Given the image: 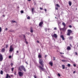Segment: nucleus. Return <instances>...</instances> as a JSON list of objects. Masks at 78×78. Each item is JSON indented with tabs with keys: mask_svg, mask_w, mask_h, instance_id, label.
<instances>
[{
	"mask_svg": "<svg viewBox=\"0 0 78 78\" xmlns=\"http://www.w3.org/2000/svg\"><path fill=\"white\" fill-rule=\"evenodd\" d=\"M66 68H67V67H66Z\"/></svg>",
	"mask_w": 78,
	"mask_h": 78,
	"instance_id": "774afa93",
	"label": "nucleus"
},
{
	"mask_svg": "<svg viewBox=\"0 0 78 78\" xmlns=\"http://www.w3.org/2000/svg\"><path fill=\"white\" fill-rule=\"evenodd\" d=\"M3 71L2 70H1V72H0V74L1 75H3Z\"/></svg>",
	"mask_w": 78,
	"mask_h": 78,
	"instance_id": "412c9836",
	"label": "nucleus"
},
{
	"mask_svg": "<svg viewBox=\"0 0 78 78\" xmlns=\"http://www.w3.org/2000/svg\"><path fill=\"white\" fill-rule=\"evenodd\" d=\"M16 53H19V51H16Z\"/></svg>",
	"mask_w": 78,
	"mask_h": 78,
	"instance_id": "603ef678",
	"label": "nucleus"
},
{
	"mask_svg": "<svg viewBox=\"0 0 78 78\" xmlns=\"http://www.w3.org/2000/svg\"><path fill=\"white\" fill-rule=\"evenodd\" d=\"M34 78H37L36 76L35 75H34Z\"/></svg>",
	"mask_w": 78,
	"mask_h": 78,
	"instance_id": "ea45409f",
	"label": "nucleus"
},
{
	"mask_svg": "<svg viewBox=\"0 0 78 78\" xmlns=\"http://www.w3.org/2000/svg\"><path fill=\"white\" fill-rule=\"evenodd\" d=\"M9 78V74H7L6 75V76L5 77V78Z\"/></svg>",
	"mask_w": 78,
	"mask_h": 78,
	"instance_id": "6ab92c4d",
	"label": "nucleus"
},
{
	"mask_svg": "<svg viewBox=\"0 0 78 78\" xmlns=\"http://www.w3.org/2000/svg\"><path fill=\"white\" fill-rule=\"evenodd\" d=\"M73 66L74 67H76V65H75V64H74Z\"/></svg>",
	"mask_w": 78,
	"mask_h": 78,
	"instance_id": "a19ab883",
	"label": "nucleus"
},
{
	"mask_svg": "<svg viewBox=\"0 0 78 78\" xmlns=\"http://www.w3.org/2000/svg\"><path fill=\"white\" fill-rule=\"evenodd\" d=\"M49 64L51 66H53V63H52V62H50Z\"/></svg>",
	"mask_w": 78,
	"mask_h": 78,
	"instance_id": "f3484780",
	"label": "nucleus"
},
{
	"mask_svg": "<svg viewBox=\"0 0 78 78\" xmlns=\"http://www.w3.org/2000/svg\"><path fill=\"white\" fill-rule=\"evenodd\" d=\"M60 37L61 38H62V40L63 41H64V40H65V38H64V36L63 35H61L60 36Z\"/></svg>",
	"mask_w": 78,
	"mask_h": 78,
	"instance_id": "6e6552de",
	"label": "nucleus"
},
{
	"mask_svg": "<svg viewBox=\"0 0 78 78\" xmlns=\"http://www.w3.org/2000/svg\"><path fill=\"white\" fill-rule=\"evenodd\" d=\"M44 30H45V31H46V32L47 31V28H45L44 29Z\"/></svg>",
	"mask_w": 78,
	"mask_h": 78,
	"instance_id": "b1692460",
	"label": "nucleus"
},
{
	"mask_svg": "<svg viewBox=\"0 0 78 78\" xmlns=\"http://www.w3.org/2000/svg\"><path fill=\"white\" fill-rule=\"evenodd\" d=\"M28 1H29V2H30L31 0H27Z\"/></svg>",
	"mask_w": 78,
	"mask_h": 78,
	"instance_id": "6e6d98bb",
	"label": "nucleus"
},
{
	"mask_svg": "<svg viewBox=\"0 0 78 78\" xmlns=\"http://www.w3.org/2000/svg\"><path fill=\"white\" fill-rule=\"evenodd\" d=\"M62 14H64V12H62Z\"/></svg>",
	"mask_w": 78,
	"mask_h": 78,
	"instance_id": "3c124183",
	"label": "nucleus"
},
{
	"mask_svg": "<svg viewBox=\"0 0 78 78\" xmlns=\"http://www.w3.org/2000/svg\"><path fill=\"white\" fill-rule=\"evenodd\" d=\"M2 52H5V49L4 48H2L1 50Z\"/></svg>",
	"mask_w": 78,
	"mask_h": 78,
	"instance_id": "f8f14e48",
	"label": "nucleus"
},
{
	"mask_svg": "<svg viewBox=\"0 0 78 78\" xmlns=\"http://www.w3.org/2000/svg\"><path fill=\"white\" fill-rule=\"evenodd\" d=\"M5 30H6V31L8 30V28H5Z\"/></svg>",
	"mask_w": 78,
	"mask_h": 78,
	"instance_id": "09e8293b",
	"label": "nucleus"
},
{
	"mask_svg": "<svg viewBox=\"0 0 78 78\" xmlns=\"http://www.w3.org/2000/svg\"><path fill=\"white\" fill-rule=\"evenodd\" d=\"M42 24H43V22H40L39 24V27H41L42 25Z\"/></svg>",
	"mask_w": 78,
	"mask_h": 78,
	"instance_id": "1a4fd4ad",
	"label": "nucleus"
},
{
	"mask_svg": "<svg viewBox=\"0 0 78 78\" xmlns=\"http://www.w3.org/2000/svg\"><path fill=\"white\" fill-rule=\"evenodd\" d=\"M54 30H57V29L56 28V27H55L54 28Z\"/></svg>",
	"mask_w": 78,
	"mask_h": 78,
	"instance_id": "f704fd0d",
	"label": "nucleus"
},
{
	"mask_svg": "<svg viewBox=\"0 0 78 78\" xmlns=\"http://www.w3.org/2000/svg\"><path fill=\"white\" fill-rule=\"evenodd\" d=\"M73 39V37H69V39L70 40H72V39Z\"/></svg>",
	"mask_w": 78,
	"mask_h": 78,
	"instance_id": "a211bd4d",
	"label": "nucleus"
},
{
	"mask_svg": "<svg viewBox=\"0 0 78 78\" xmlns=\"http://www.w3.org/2000/svg\"><path fill=\"white\" fill-rule=\"evenodd\" d=\"M69 5L70 6L72 5V2L70 1L69 2Z\"/></svg>",
	"mask_w": 78,
	"mask_h": 78,
	"instance_id": "dca6fc26",
	"label": "nucleus"
},
{
	"mask_svg": "<svg viewBox=\"0 0 78 78\" xmlns=\"http://www.w3.org/2000/svg\"><path fill=\"white\" fill-rule=\"evenodd\" d=\"M62 62H67V61L65 60H62Z\"/></svg>",
	"mask_w": 78,
	"mask_h": 78,
	"instance_id": "4be33fe9",
	"label": "nucleus"
},
{
	"mask_svg": "<svg viewBox=\"0 0 78 78\" xmlns=\"http://www.w3.org/2000/svg\"><path fill=\"white\" fill-rule=\"evenodd\" d=\"M13 50H14V49H13V48L12 47V45L10 46L9 51H10V52L12 51Z\"/></svg>",
	"mask_w": 78,
	"mask_h": 78,
	"instance_id": "0eeeda50",
	"label": "nucleus"
},
{
	"mask_svg": "<svg viewBox=\"0 0 78 78\" xmlns=\"http://www.w3.org/2000/svg\"><path fill=\"white\" fill-rule=\"evenodd\" d=\"M21 69L23 70L24 72H26L27 71V70L26 69H25V67L23 65H22L20 67H19L18 69L19 70H20V71H22Z\"/></svg>",
	"mask_w": 78,
	"mask_h": 78,
	"instance_id": "7ed1b4c3",
	"label": "nucleus"
},
{
	"mask_svg": "<svg viewBox=\"0 0 78 78\" xmlns=\"http://www.w3.org/2000/svg\"><path fill=\"white\" fill-rule=\"evenodd\" d=\"M71 33H72V31L70 30H67V36H70V34Z\"/></svg>",
	"mask_w": 78,
	"mask_h": 78,
	"instance_id": "20e7f679",
	"label": "nucleus"
},
{
	"mask_svg": "<svg viewBox=\"0 0 78 78\" xmlns=\"http://www.w3.org/2000/svg\"><path fill=\"white\" fill-rule=\"evenodd\" d=\"M60 53L61 55H62V52H60Z\"/></svg>",
	"mask_w": 78,
	"mask_h": 78,
	"instance_id": "052dcab7",
	"label": "nucleus"
},
{
	"mask_svg": "<svg viewBox=\"0 0 78 78\" xmlns=\"http://www.w3.org/2000/svg\"><path fill=\"white\" fill-rule=\"evenodd\" d=\"M75 53V55H77V52H76Z\"/></svg>",
	"mask_w": 78,
	"mask_h": 78,
	"instance_id": "49530a36",
	"label": "nucleus"
},
{
	"mask_svg": "<svg viewBox=\"0 0 78 78\" xmlns=\"http://www.w3.org/2000/svg\"><path fill=\"white\" fill-rule=\"evenodd\" d=\"M47 55H45V58H46V57H47Z\"/></svg>",
	"mask_w": 78,
	"mask_h": 78,
	"instance_id": "8fccbe9b",
	"label": "nucleus"
},
{
	"mask_svg": "<svg viewBox=\"0 0 78 78\" xmlns=\"http://www.w3.org/2000/svg\"><path fill=\"white\" fill-rule=\"evenodd\" d=\"M9 32H12V31L11 30H9Z\"/></svg>",
	"mask_w": 78,
	"mask_h": 78,
	"instance_id": "4d7b16f0",
	"label": "nucleus"
},
{
	"mask_svg": "<svg viewBox=\"0 0 78 78\" xmlns=\"http://www.w3.org/2000/svg\"><path fill=\"white\" fill-rule=\"evenodd\" d=\"M62 25L63 26H64L63 28H59V30L61 31H62L63 33H65L66 31V30H67V28H66V24L64 22H63L62 23Z\"/></svg>",
	"mask_w": 78,
	"mask_h": 78,
	"instance_id": "f03ea898",
	"label": "nucleus"
},
{
	"mask_svg": "<svg viewBox=\"0 0 78 78\" xmlns=\"http://www.w3.org/2000/svg\"><path fill=\"white\" fill-rule=\"evenodd\" d=\"M58 76H61V75H60V74H59V73H58Z\"/></svg>",
	"mask_w": 78,
	"mask_h": 78,
	"instance_id": "72a5a7b5",
	"label": "nucleus"
},
{
	"mask_svg": "<svg viewBox=\"0 0 78 78\" xmlns=\"http://www.w3.org/2000/svg\"><path fill=\"white\" fill-rule=\"evenodd\" d=\"M14 74H15V75H16V73L15 72V73H14Z\"/></svg>",
	"mask_w": 78,
	"mask_h": 78,
	"instance_id": "13d9d810",
	"label": "nucleus"
},
{
	"mask_svg": "<svg viewBox=\"0 0 78 78\" xmlns=\"http://www.w3.org/2000/svg\"><path fill=\"white\" fill-rule=\"evenodd\" d=\"M56 6H57V7H58V8H59V7H60V5H59V4H56Z\"/></svg>",
	"mask_w": 78,
	"mask_h": 78,
	"instance_id": "aec40b11",
	"label": "nucleus"
},
{
	"mask_svg": "<svg viewBox=\"0 0 78 78\" xmlns=\"http://www.w3.org/2000/svg\"><path fill=\"white\" fill-rule=\"evenodd\" d=\"M14 68H11V70H12V72H13V70H14Z\"/></svg>",
	"mask_w": 78,
	"mask_h": 78,
	"instance_id": "393cba45",
	"label": "nucleus"
},
{
	"mask_svg": "<svg viewBox=\"0 0 78 78\" xmlns=\"http://www.w3.org/2000/svg\"><path fill=\"white\" fill-rule=\"evenodd\" d=\"M9 58L10 59V58H11V56L10 55L9 56Z\"/></svg>",
	"mask_w": 78,
	"mask_h": 78,
	"instance_id": "2f4dec72",
	"label": "nucleus"
},
{
	"mask_svg": "<svg viewBox=\"0 0 78 78\" xmlns=\"http://www.w3.org/2000/svg\"><path fill=\"white\" fill-rule=\"evenodd\" d=\"M62 69H65V65H62Z\"/></svg>",
	"mask_w": 78,
	"mask_h": 78,
	"instance_id": "2eb2a0df",
	"label": "nucleus"
},
{
	"mask_svg": "<svg viewBox=\"0 0 78 78\" xmlns=\"http://www.w3.org/2000/svg\"><path fill=\"white\" fill-rule=\"evenodd\" d=\"M9 78H11V76H9Z\"/></svg>",
	"mask_w": 78,
	"mask_h": 78,
	"instance_id": "864d4df0",
	"label": "nucleus"
},
{
	"mask_svg": "<svg viewBox=\"0 0 78 78\" xmlns=\"http://www.w3.org/2000/svg\"><path fill=\"white\" fill-rule=\"evenodd\" d=\"M25 42L26 44H28V42H27V41H25Z\"/></svg>",
	"mask_w": 78,
	"mask_h": 78,
	"instance_id": "79ce46f5",
	"label": "nucleus"
},
{
	"mask_svg": "<svg viewBox=\"0 0 78 78\" xmlns=\"http://www.w3.org/2000/svg\"><path fill=\"white\" fill-rule=\"evenodd\" d=\"M37 43H39V41H37Z\"/></svg>",
	"mask_w": 78,
	"mask_h": 78,
	"instance_id": "5fc2aeb1",
	"label": "nucleus"
},
{
	"mask_svg": "<svg viewBox=\"0 0 78 78\" xmlns=\"http://www.w3.org/2000/svg\"><path fill=\"white\" fill-rule=\"evenodd\" d=\"M12 23H15V22H16V21H14V20H12Z\"/></svg>",
	"mask_w": 78,
	"mask_h": 78,
	"instance_id": "cd10ccee",
	"label": "nucleus"
},
{
	"mask_svg": "<svg viewBox=\"0 0 78 78\" xmlns=\"http://www.w3.org/2000/svg\"><path fill=\"white\" fill-rule=\"evenodd\" d=\"M11 76H12V75H11Z\"/></svg>",
	"mask_w": 78,
	"mask_h": 78,
	"instance_id": "69168bd1",
	"label": "nucleus"
},
{
	"mask_svg": "<svg viewBox=\"0 0 78 78\" xmlns=\"http://www.w3.org/2000/svg\"><path fill=\"white\" fill-rule=\"evenodd\" d=\"M55 9H56V10H58V8L56 7L55 8Z\"/></svg>",
	"mask_w": 78,
	"mask_h": 78,
	"instance_id": "c9c22d12",
	"label": "nucleus"
},
{
	"mask_svg": "<svg viewBox=\"0 0 78 78\" xmlns=\"http://www.w3.org/2000/svg\"><path fill=\"white\" fill-rule=\"evenodd\" d=\"M48 78H50V77H48Z\"/></svg>",
	"mask_w": 78,
	"mask_h": 78,
	"instance_id": "680f3d73",
	"label": "nucleus"
},
{
	"mask_svg": "<svg viewBox=\"0 0 78 78\" xmlns=\"http://www.w3.org/2000/svg\"><path fill=\"white\" fill-rule=\"evenodd\" d=\"M76 72L75 71H74V72H73V73H75Z\"/></svg>",
	"mask_w": 78,
	"mask_h": 78,
	"instance_id": "a18cd8bd",
	"label": "nucleus"
},
{
	"mask_svg": "<svg viewBox=\"0 0 78 78\" xmlns=\"http://www.w3.org/2000/svg\"><path fill=\"white\" fill-rule=\"evenodd\" d=\"M38 57L39 58V63L41 65V66H39V67L40 68V69H41V70L42 71H44V70H45V69L44 68V65L43 64V60H42V55H38Z\"/></svg>",
	"mask_w": 78,
	"mask_h": 78,
	"instance_id": "f257e3e1",
	"label": "nucleus"
},
{
	"mask_svg": "<svg viewBox=\"0 0 78 78\" xmlns=\"http://www.w3.org/2000/svg\"><path fill=\"white\" fill-rule=\"evenodd\" d=\"M70 46H71L72 47V45L71 44H70Z\"/></svg>",
	"mask_w": 78,
	"mask_h": 78,
	"instance_id": "bf43d9fd",
	"label": "nucleus"
},
{
	"mask_svg": "<svg viewBox=\"0 0 78 78\" xmlns=\"http://www.w3.org/2000/svg\"><path fill=\"white\" fill-rule=\"evenodd\" d=\"M25 42H26L27 41V39H26V38H25Z\"/></svg>",
	"mask_w": 78,
	"mask_h": 78,
	"instance_id": "c03bdc74",
	"label": "nucleus"
},
{
	"mask_svg": "<svg viewBox=\"0 0 78 78\" xmlns=\"http://www.w3.org/2000/svg\"><path fill=\"white\" fill-rule=\"evenodd\" d=\"M25 63H26V64H28V62H25Z\"/></svg>",
	"mask_w": 78,
	"mask_h": 78,
	"instance_id": "de8ad7c7",
	"label": "nucleus"
},
{
	"mask_svg": "<svg viewBox=\"0 0 78 78\" xmlns=\"http://www.w3.org/2000/svg\"><path fill=\"white\" fill-rule=\"evenodd\" d=\"M34 8H33L31 9V11H32V14H34Z\"/></svg>",
	"mask_w": 78,
	"mask_h": 78,
	"instance_id": "ddd939ff",
	"label": "nucleus"
},
{
	"mask_svg": "<svg viewBox=\"0 0 78 78\" xmlns=\"http://www.w3.org/2000/svg\"><path fill=\"white\" fill-rule=\"evenodd\" d=\"M30 32L33 33V28L31 27L30 28Z\"/></svg>",
	"mask_w": 78,
	"mask_h": 78,
	"instance_id": "4468645a",
	"label": "nucleus"
},
{
	"mask_svg": "<svg viewBox=\"0 0 78 78\" xmlns=\"http://www.w3.org/2000/svg\"><path fill=\"white\" fill-rule=\"evenodd\" d=\"M27 19H30V17L29 16H28L27 17Z\"/></svg>",
	"mask_w": 78,
	"mask_h": 78,
	"instance_id": "a878e982",
	"label": "nucleus"
},
{
	"mask_svg": "<svg viewBox=\"0 0 78 78\" xmlns=\"http://www.w3.org/2000/svg\"><path fill=\"white\" fill-rule=\"evenodd\" d=\"M67 66H68V67H70V64H68L67 65Z\"/></svg>",
	"mask_w": 78,
	"mask_h": 78,
	"instance_id": "bb28decb",
	"label": "nucleus"
},
{
	"mask_svg": "<svg viewBox=\"0 0 78 78\" xmlns=\"http://www.w3.org/2000/svg\"><path fill=\"white\" fill-rule=\"evenodd\" d=\"M53 61H55V57H53Z\"/></svg>",
	"mask_w": 78,
	"mask_h": 78,
	"instance_id": "c85d7f7f",
	"label": "nucleus"
},
{
	"mask_svg": "<svg viewBox=\"0 0 78 78\" xmlns=\"http://www.w3.org/2000/svg\"><path fill=\"white\" fill-rule=\"evenodd\" d=\"M2 28L0 27V33L2 32Z\"/></svg>",
	"mask_w": 78,
	"mask_h": 78,
	"instance_id": "5701e85b",
	"label": "nucleus"
},
{
	"mask_svg": "<svg viewBox=\"0 0 78 78\" xmlns=\"http://www.w3.org/2000/svg\"><path fill=\"white\" fill-rule=\"evenodd\" d=\"M3 17H4L5 16L4 15H3Z\"/></svg>",
	"mask_w": 78,
	"mask_h": 78,
	"instance_id": "e2e57ef3",
	"label": "nucleus"
},
{
	"mask_svg": "<svg viewBox=\"0 0 78 78\" xmlns=\"http://www.w3.org/2000/svg\"><path fill=\"white\" fill-rule=\"evenodd\" d=\"M3 55H2L0 54V62L2 61H3Z\"/></svg>",
	"mask_w": 78,
	"mask_h": 78,
	"instance_id": "423d86ee",
	"label": "nucleus"
},
{
	"mask_svg": "<svg viewBox=\"0 0 78 78\" xmlns=\"http://www.w3.org/2000/svg\"><path fill=\"white\" fill-rule=\"evenodd\" d=\"M69 28H71L72 27V26L71 25H69Z\"/></svg>",
	"mask_w": 78,
	"mask_h": 78,
	"instance_id": "7c9ffc66",
	"label": "nucleus"
},
{
	"mask_svg": "<svg viewBox=\"0 0 78 78\" xmlns=\"http://www.w3.org/2000/svg\"><path fill=\"white\" fill-rule=\"evenodd\" d=\"M63 54H64V53H62Z\"/></svg>",
	"mask_w": 78,
	"mask_h": 78,
	"instance_id": "0e129e2a",
	"label": "nucleus"
},
{
	"mask_svg": "<svg viewBox=\"0 0 78 78\" xmlns=\"http://www.w3.org/2000/svg\"><path fill=\"white\" fill-rule=\"evenodd\" d=\"M40 9L41 10H42L43 9H42V8H41V7L40 8Z\"/></svg>",
	"mask_w": 78,
	"mask_h": 78,
	"instance_id": "e433bc0d",
	"label": "nucleus"
},
{
	"mask_svg": "<svg viewBox=\"0 0 78 78\" xmlns=\"http://www.w3.org/2000/svg\"><path fill=\"white\" fill-rule=\"evenodd\" d=\"M18 74L19 76H23V73L21 72H19L18 73Z\"/></svg>",
	"mask_w": 78,
	"mask_h": 78,
	"instance_id": "39448f33",
	"label": "nucleus"
},
{
	"mask_svg": "<svg viewBox=\"0 0 78 78\" xmlns=\"http://www.w3.org/2000/svg\"><path fill=\"white\" fill-rule=\"evenodd\" d=\"M10 65H11V66H13V63H11Z\"/></svg>",
	"mask_w": 78,
	"mask_h": 78,
	"instance_id": "c756f323",
	"label": "nucleus"
},
{
	"mask_svg": "<svg viewBox=\"0 0 78 78\" xmlns=\"http://www.w3.org/2000/svg\"><path fill=\"white\" fill-rule=\"evenodd\" d=\"M44 11H45V12H47V9H44Z\"/></svg>",
	"mask_w": 78,
	"mask_h": 78,
	"instance_id": "37998d69",
	"label": "nucleus"
},
{
	"mask_svg": "<svg viewBox=\"0 0 78 78\" xmlns=\"http://www.w3.org/2000/svg\"><path fill=\"white\" fill-rule=\"evenodd\" d=\"M8 47V45L7 44V45H6V48H7V47Z\"/></svg>",
	"mask_w": 78,
	"mask_h": 78,
	"instance_id": "58836bf2",
	"label": "nucleus"
},
{
	"mask_svg": "<svg viewBox=\"0 0 78 78\" xmlns=\"http://www.w3.org/2000/svg\"><path fill=\"white\" fill-rule=\"evenodd\" d=\"M52 37H54L55 38H57L58 37L57 36V35L56 34H54V35H53L52 36Z\"/></svg>",
	"mask_w": 78,
	"mask_h": 78,
	"instance_id": "9d476101",
	"label": "nucleus"
},
{
	"mask_svg": "<svg viewBox=\"0 0 78 78\" xmlns=\"http://www.w3.org/2000/svg\"><path fill=\"white\" fill-rule=\"evenodd\" d=\"M49 30V29H48V30Z\"/></svg>",
	"mask_w": 78,
	"mask_h": 78,
	"instance_id": "338daca9",
	"label": "nucleus"
},
{
	"mask_svg": "<svg viewBox=\"0 0 78 78\" xmlns=\"http://www.w3.org/2000/svg\"><path fill=\"white\" fill-rule=\"evenodd\" d=\"M67 50H71V48L70 46H68L67 48Z\"/></svg>",
	"mask_w": 78,
	"mask_h": 78,
	"instance_id": "9b49d317",
	"label": "nucleus"
},
{
	"mask_svg": "<svg viewBox=\"0 0 78 78\" xmlns=\"http://www.w3.org/2000/svg\"><path fill=\"white\" fill-rule=\"evenodd\" d=\"M21 13H23V10L21 11Z\"/></svg>",
	"mask_w": 78,
	"mask_h": 78,
	"instance_id": "473e14b6",
	"label": "nucleus"
},
{
	"mask_svg": "<svg viewBox=\"0 0 78 78\" xmlns=\"http://www.w3.org/2000/svg\"><path fill=\"white\" fill-rule=\"evenodd\" d=\"M23 36L24 38H25V35H23Z\"/></svg>",
	"mask_w": 78,
	"mask_h": 78,
	"instance_id": "4c0bfd02",
	"label": "nucleus"
}]
</instances>
